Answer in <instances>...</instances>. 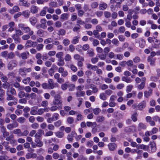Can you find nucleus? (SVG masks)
<instances>
[{"label": "nucleus", "mask_w": 160, "mask_h": 160, "mask_svg": "<svg viewBox=\"0 0 160 160\" xmlns=\"http://www.w3.org/2000/svg\"><path fill=\"white\" fill-rule=\"evenodd\" d=\"M53 103L54 105L58 106L60 109L62 108V101L61 99V97L60 95H57L55 96Z\"/></svg>", "instance_id": "obj_1"}, {"label": "nucleus", "mask_w": 160, "mask_h": 160, "mask_svg": "<svg viewBox=\"0 0 160 160\" xmlns=\"http://www.w3.org/2000/svg\"><path fill=\"white\" fill-rule=\"evenodd\" d=\"M156 145L154 141L151 142L149 146H148L147 151L149 153H152L155 152L156 151Z\"/></svg>", "instance_id": "obj_2"}, {"label": "nucleus", "mask_w": 160, "mask_h": 160, "mask_svg": "<svg viewBox=\"0 0 160 160\" xmlns=\"http://www.w3.org/2000/svg\"><path fill=\"white\" fill-rule=\"evenodd\" d=\"M21 29L25 32L27 33L29 32V34L30 35H32L33 33V31H31L29 27L25 26L23 24H21Z\"/></svg>", "instance_id": "obj_3"}, {"label": "nucleus", "mask_w": 160, "mask_h": 160, "mask_svg": "<svg viewBox=\"0 0 160 160\" xmlns=\"http://www.w3.org/2000/svg\"><path fill=\"white\" fill-rule=\"evenodd\" d=\"M17 65V62L14 60L10 61L8 64V67L9 70H12L14 67H16Z\"/></svg>", "instance_id": "obj_4"}, {"label": "nucleus", "mask_w": 160, "mask_h": 160, "mask_svg": "<svg viewBox=\"0 0 160 160\" xmlns=\"http://www.w3.org/2000/svg\"><path fill=\"white\" fill-rule=\"evenodd\" d=\"M76 133L75 131H72L67 137V139L69 142H72L73 140V137Z\"/></svg>", "instance_id": "obj_5"}, {"label": "nucleus", "mask_w": 160, "mask_h": 160, "mask_svg": "<svg viewBox=\"0 0 160 160\" xmlns=\"http://www.w3.org/2000/svg\"><path fill=\"white\" fill-rule=\"evenodd\" d=\"M20 31L17 30L16 31V34L13 35V38L15 41H17L18 42H20L19 36L20 35Z\"/></svg>", "instance_id": "obj_6"}, {"label": "nucleus", "mask_w": 160, "mask_h": 160, "mask_svg": "<svg viewBox=\"0 0 160 160\" xmlns=\"http://www.w3.org/2000/svg\"><path fill=\"white\" fill-rule=\"evenodd\" d=\"M37 34L40 37H44L47 35V33L46 31L42 29H40L38 31Z\"/></svg>", "instance_id": "obj_7"}, {"label": "nucleus", "mask_w": 160, "mask_h": 160, "mask_svg": "<svg viewBox=\"0 0 160 160\" xmlns=\"http://www.w3.org/2000/svg\"><path fill=\"white\" fill-rule=\"evenodd\" d=\"M147 128L146 125L142 122H140L138 124V131H140L142 130H145Z\"/></svg>", "instance_id": "obj_8"}, {"label": "nucleus", "mask_w": 160, "mask_h": 160, "mask_svg": "<svg viewBox=\"0 0 160 160\" xmlns=\"http://www.w3.org/2000/svg\"><path fill=\"white\" fill-rule=\"evenodd\" d=\"M156 58L151 57L149 56L147 59V61L148 62H150L151 66H154L155 65V61Z\"/></svg>", "instance_id": "obj_9"}, {"label": "nucleus", "mask_w": 160, "mask_h": 160, "mask_svg": "<svg viewBox=\"0 0 160 160\" xmlns=\"http://www.w3.org/2000/svg\"><path fill=\"white\" fill-rule=\"evenodd\" d=\"M146 101L143 100L138 105V107L139 110H142L146 107Z\"/></svg>", "instance_id": "obj_10"}, {"label": "nucleus", "mask_w": 160, "mask_h": 160, "mask_svg": "<svg viewBox=\"0 0 160 160\" xmlns=\"http://www.w3.org/2000/svg\"><path fill=\"white\" fill-rule=\"evenodd\" d=\"M47 84H48V88L49 89H52L54 87L53 81L52 79H49Z\"/></svg>", "instance_id": "obj_11"}, {"label": "nucleus", "mask_w": 160, "mask_h": 160, "mask_svg": "<svg viewBox=\"0 0 160 160\" xmlns=\"http://www.w3.org/2000/svg\"><path fill=\"white\" fill-rule=\"evenodd\" d=\"M126 64L128 66V68H136L137 66L133 64V61L132 60H129L127 62Z\"/></svg>", "instance_id": "obj_12"}, {"label": "nucleus", "mask_w": 160, "mask_h": 160, "mask_svg": "<svg viewBox=\"0 0 160 160\" xmlns=\"http://www.w3.org/2000/svg\"><path fill=\"white\" fill-rule=\"evenodd\" d=\"M40 27L45 29L46 28L47 26L46 25V20L45 19H41L40 20Z\"/></svg>", "instance_id": "obj_13"}, {"label": "nucleus", "mask_w": 160, "mask_h": 160, "mask_svg": "<svg viewBox=\"0 0 160 160\" xmlns=\"http://www.w3.org/2000/svg\"><path fill=\"white\" fill-rule=\"evenodd\" d=\"M109 149L110 151H114L117 147V145L114 143H110L108 144Z\"/></svg>", "instance_id": "obj_14"}, {"label": "nucleus", "mask_w": 160, "mask_h": 160, "mask_svg": "<svg viewBox=\"0 0 160 160\" xmlns=\"http://www.w3.org/2000/svg\"><path fill=\"white\" fill-rule=\"evenodd\" d=\"M19 10V7L17 6H14L12 9L10 10L9 12L12 14H13L14 13L18 12Z\"/></svg>", "instance_id": "obj_15"}, {"label": "nucleus", "mask_w": 160, "mask_h": 160, "mask_svg": "<svg viewBox=\"0 0 160 160\" xmlns=\"http://www.w3.org/2000/svg\"><path fill=\"white\" fill-rule=\"evenodd\" d=\"M152 90L150 89L148 91H145L144 92V95L145 97L148 98L151 95L152 93Z\"/></svg>", "instance_id": "obj_16"}, {"label": "nucleus", "mask_w": 160, "mask_h": 160, "mask_svg": "<svg viewBox=\"0 0 160 160\" xmlns=\"http://www.w3.org/2000/svg\"><path fill=\"white\" fill-rule=\"evenodd\" d=\"M139 44L140 48H142L144 47L145 45V41L143 39L140 38V40L139 41Z\"/></svg>", "instance_id": "obj_17"}, {"label": "nucleus", "mask_w": 160, "mask_h": 160, "mask_svg": "<svg viewBox=\"0 0 160 160\" xmlns=\"http://www.w3.org/2000/svg\"><path fill=\"white\" fill-rule=\"evenodd\" d=\"M107 7V5L106 3L102 2L99 5V9L102 10L105 9Z\"/></svg>", "instance_id": "obj_18"}, {"label": "nucleus", "mask_w": 160, "mask_h": 160, "mask_svg": "<svg viewBox=\"0 0 160 160\" xmlns=\"http://www.w3.org/2000/svg\"><path fill=\"white\" fill-rule=\"evenodd\" d=\"M38 109V107H32L31 109V114L32 115H35L37 114Z\"/></svg>", "instance_id": "obj_19"}, {"label": "nucleus", "mask_w": 160, "mask_h": 160, "mask_svg": "<svg viewBox=\"0 0 160 160\" xmlns=\"http://www.w3.org/2000/svg\"><path fill=\"white\" fill-rule=\"evenodd\" d=\"M7 97V100H13L14 99V97L13 95L11 94L9 91H8L6 93Z\"/></svg>", "instance_id": "obj_20"}, {"label": "nucleus", "mask_w": 160, "mask_h": 160, "mask_svg": "<svg viewBox=\"0 0 160 160\" xmlns=\"http://www.w3.org/2000/svg\"><path fill=\"white\" fill-rule=\"evenodd\" d=\"M38 8L35 6H32L31 7L30 11L32 13H36L38 12Z\"/></svg>", "instance_id": "obj_21"}, {"label": "nucleus", "mask_w": 160, "mask_h": 160, "mask_svg": "<svg viewBox=\"0 0 160 160\" xmlns=\"http://www.w3.org/2000/svg\"><path fill=\"white\" fill-rule=\"evenodd\" d=\"M80 38V36L79 35L74 37L72 39V43L74 44L77 43L78 42Z\"/></svg>", "instance_id": "obj_22"}, {"label": "nucleus", "mask_w": 160, "mask_h": 160, "mask_svg": "<svg viewBox=\"0 0 160 160\" xmlns=\"http://www.w3.org/2000/svg\"><path fill=\"white\" fill-rule=\"evenodd\" d=\"M68 67L70 68L74 72H75L77 70V68L72 64H68L67 65Z\"/></svg>", "instance_id": "obj_23"}, {"label": "nucleus", "mask_w": 160, "mask_h": 160, "mask_svg": "<svg viewBox=\"0 0 160 160\" xmlns=\"http://www.w3.org/2000/svg\"><path fill=\"white\" fill-rule=\"evenodd\" d=\"M68 18V14L66 13H64L61 14L60 17V19L61 20L64 21L67 20Z\"/></svg>", "instance_id": "obj_24"}, {"label": "nucleus", "mask_w": 160, "mask_h": 160, "mask_svg": "<svg viewBox=\"0 0 160 160\" xmlns=\"http://www.w3.org/2000/svg\"><path fill=\"white\" fill-rule=\"evenodd\" d=\"M29 21L32 25H34L37 22V19L35 17H32L30 18Z\"/></svg>", "instance_id": "obj_25"}, {"label": "nucleus", "mask_w": 160, "mask_h": 160, "mask_svg": "<svg viewBox=\"0 0 160 160\" xmlns=\"http://www.w3.org/2000/svg\"><path fill=\"white\" fill-rule=\"evenodd\" d=\"M34 42L30 40H28L25 44V46L27 48H30L32 46Z\"/></svg>", "instance_id": "obj_26"}, {"label": "nucleus", "mask_w": 160, "mask_h": 160, "mask_svg": "<svg viewBox=\"0 0 160 160\" xmlns=\"http://www.w3.org/2000/svg\"><path fill=\"white\" fill-rule=\"evenodd\" d=\"M9 143L8 142L4 141L2 142V145L4 146L6 150L8 151L9 149L10 146H9Z\"/></svg>", "instance_id": "obj_27"}, {"label": "nucleus", "mask_w": 160, "mask_h": 160, "mask_svg": "<svg viewBox=\"0 0 160 160\" xmlns=\"http://www.w3.org/2000/svg\"><path fill=\"white\" fill-rule=\"evenodd\" d=\"M44 9L46 10L48 12L52 14L54 12V9L52 7H50L48 8V7L45 6L44 7Z\"/></svg>", "instance_id": "obj_28"}, {"label": "nucleus", "mask_w": 160, "mask_h": 160, "mask_svg": "<svg viewBox=\"0 0 160 160\" xmlns=\"http://www.w3.org/2000/svg\"><path fill=\"white\" fill-rule=\"evenodd\" d=\"M30 12L28 10H26L22 12V15L26 18H28L30 15Z\"/></svg>", "instance_id": "obj_29"}, {"label": "nucleus", "mask_w": 160, "mask_h": 160, "mask_svg": "<svg viewBox=\"0 0 160 160\" xmlns=\"http://www.w3.org/2000/svg\"><path fill=\"white\" fill-rule=\"evenodd\" d=\"M122 80V81H125L127 83H130L132 82V80L130 77H123Z\"/></svg>", "instance_id": "obj_30"}, {"label": "nucleus", "mask_w": 160, "mask_h": 160, "mask_svg": "<svg viewBox=\"0 0 160 160\" xmlns=\"http://www.w3.org/2000/svg\"><path fill=\"white\" fill-rule=\"evenodd\" d=\"M29 55V52H23L21 54V57L23 59H27L28 56Z\"/></svg>", "instance_id": "obj_31"}, {"label": "nucleus", "mask_w": 160, "mask_h": 160, "mask_svg": "<svg viewBox=\"0 0 160 160\" xmlns=\"http://www.w3.org/2000/svg\"><path fill=\"white\" fill-rule=\"evenodd\" d=\"M27 2V0H21V5L24 6L26 7H28L29 5V4Z\"/></svg>", "instance_id": "obj_32"}, {"label": "nucleus", "mask_w": 160, "mask_h": 160, "mask_svg": "<svg viewBox=\"0 0 160 160\" xmlns=\"http://www.w3.org/2000/svg\"><path fill=\"white\" fill-rule=\"evenodd\" d=\"M135 128V127L133 126L129 127H127L125 129V131L127 132H129L132 131L133 129Z\"/></svg>", "instance_id": "obj_33"}, {"label": "nucleus", "mask_w": 160, "mask_h": 160, "mask_svg": "<svg viewBox=\"0 0 160 160\" xmlns=\"http://www.w3.org/2000/svg\"><path fill=\"white\" fill-rule=\"evenodd\" d=\"M105 120V118L103 116H98L97 117L96 121L98 122H101Z\"/></svg>", "instance_id": "obj_34"}, {"label": "nucleus", "mask_w": 160, "mask_h": 160, "mask_svg": "<svg viewBox=\"0 0 160 160\" xmlns=\"http://www.w3.org/2000/svg\"><path fill=\"white\" fill-rule=\"evenodd\" d=\"M35 142L37 143V146L38 147H41L43 144V143L39 139H36L35 140Z\"/></svg>", "instance_id": "obj_35"}, {"label": "nucleus", "mask_w": 160, "mask_h": 160, "mask_svg": "<svg viewBox=\"0 0 160 160\" xmlns=\"http://www.w3.org/2000/svg\"><path fill=\"white\" fill-rule=\"evenodd\" d=\"M85 93L84 91H78L76 93V95L77 97L83 96L85 95Z\"/></svg>", "instance_id": "obj_36"}, {"label": "nucleus", "mask_w": 160, "mask_h": 160, "mask_svg": "<svg viewBox=\"0 0 160 160\" xmlns=\"http://www.w3.org/2000/svg\"><path fill=\"white\" fill-rule=\"evenodd\" d=\"M87 125L88 127L92 126L93 127H95L96 126V123L95 122H87Z\"/></svg>", "instance_id": "obj_37"}, {"label": "nucleus", "mask_w": 160, "mask_h": 160, "mask_svg": "<svg viewBox=\"0 0 160 160\" xmlns=\"http://www.w3.org/2000/svg\"><path fill=\"white\" fill-rule=\"evenodd\" d=\"M133 86L132 85H129L126 87V91L127 93L131 92L133 88Z\"/></svg>", "instance_id": "obj_38"}, {"label": "nucleus", "mask_w": 160, "mask_h": 160, "mask_svg": "<svg viewBox=\"0 0 160 160\" xmlns=\"http://www.w3.org/2000/svg\"><path fill=\"white\" fill-rule=\"evenodd\" d=\"M72 59L71 55L69 54H67L65 56L64 60L66 62L69 61Z\"/></svg>", "instance_id": "obj_39"}, {"label": "nucleus", "mask_w": 160, "mask_h": 160, "mask_svg": "<svg viewBox=\"0 0 160 160\" xmlns=\"http://www.w3.org/2000/svg\"><path fill=\"white\" fill-rule=\"evenodd\" d=\"M77 24L82 25L85 24V22L84 21L82 20L80 18H78L77 20Z\"/></svg>", "instance_id": "obj_40"}, {"label": "nucleus", "mask_w": 160, "mask_h": 160, "mask_svg": "<svg viewBox=\"0 0 160 160\" xmlns=\"http://www.w3.org/2000/svg\"><path fill=\"white\" fill-rule=\"evenodd\" d=\"M59 115L58 113H54L52 117L54 121H56L59 118Z\"/></svg>", "instance_id": "obj_41"}, {"label": "nucleus", "mask_w": 160, "mask_h": 160, "mask_svg": "<svg viewBox=\"0 0 160 160\" xmlns=\"http://www.w3.org/2000/svg\"><path fill=\"white\" fill-rule=\"evenodd\" d=\"M92 111L95 115H98L101 111V109L99 108L92 109Z\"/></svg>", "instance_id": "obj_42"}, {"label": "nucleus", "mask_w": 160, "mask_h": 160, "mask_svg": "<svg viewBox=\"0 0 160 160\" xmlns=\"http://www.w3.org/2000/svg\"><path fill=\"white\" fill-rule=\"evenodd\" d=\"M66 33L65 31L63 29H60L59 31H58V35H65Z\"/></svg>", "instance_id": "obj_43"}, {"label": "nucleus", "mask_w": 160, "mask_h": 160, "mask_svg": "<svg viewBox=\"0 0 160 160\" xmlns=\"http://www.w3.org/2000/svg\"><path fill=\"white\" fill-rule=\"evenodd\" d=\"M53 45L52 44H49L46 45L45 46V48L48 50H50L53 48Z\"/></svg>", "instance_id": "obj_44"}, {"label": "nucleus", "mask_w": 160, "mask_h": 160, "mask_svg": "<svg viewBox=\"0 0 160 160\" xmlns=\"http://www.w3.org/2000/svg\"><path fill=\"white\" fill-rule=\"evenodd\" d=\"M58 109H60L59 107L57 105H54L52 106L50 108L51 111L52 112H53L55 111H56Z\"/></svg>", "instance_id": "obj_45"}, {"label": "nucleus", "mask_w": 160, "mask_h": 160, "mask_svg": "<svg viewBox=\"0 0 160 160\" xmlns=\"http://www.w3.org/2000/svg\"><path fill=\"white\" fill-rule=\"evenodd\" d=\"M80 28L81 26L79 25L76 24L73 28V30L74 32H77Z\"/></svg>", "instance_id": "obj_46"}, {"label": "nucleus", "mask_w": 160, "mask_h": 160, "mask_svg": "<svg viewBox=\"0 0 160 160\" xmlns=\"http://www.w3.org/2000/svg\"><path fill=\"white\" fill-rule=\"evenodd\" d=\"M112 42L116 46H118L119 43L118 40L116 38L113 39L112 40Z\"/></svg>", "instance_id": "obj_47"}, {"label": "nucleus", "mask_w": 160, "mask_h": 160, "mask_svg": "<svg viewBox=\"0 0 160 160\" xmlns=\"http://www.w3.org/2000/svg\"><path fill=\"white\" fill-rule=\"evenodd\" d=\"M87 53L88 54L89 56L92 57L94 55V53L93 50L92 49H89L87 51Z\"/></svg>", "instance_id": "obj_48"}, {"label": "nucleus", "mask_w": 160, "mask_h": 160, "mask_svg": "<svg viewBox=\"0 0 160 160\" xmlns=\"http://www.w3.org/2000/svg\"><path fill=\"white\" fill-rule=\"evenodd\" d=\"M68 86L69 91L73 90L75 88V85L74 84H70L68 85Z\"/></svg>", "instance_id": "obj_49"}, {"label": "nucleus", "mask_w": 160, "mask_h": 160, "mask_svg": "<svg viewBox=\"0 0 160 160\" xmlns=\"http://www.w3.org/2000/svg\"><path fill=\"white\" fill-rule=\"evenodd\" d=\"M100 98L103 100H105L107 98L105 93H101L100 95Z\"/></svg>", "instance_id": "obj_50"}, {"label": "nucleus", "mask_w": 160, "mask_h": 160, "mask_svg": "<svg viewBox=\"0 0 160 160\" xmlns=\"http://www.w3.org/2000/svg\"><path fill=\"white\" fill-rule=\"evenodd\" d=\"M90 88L92 90L93 92L94 93L97 92L98 91V89L93 85H91L90 87Z\"/></svg>", "instance_id": "obj_51"}, {"label": "nucleus", "mask_w": 160, "mask_h": 160, "mask_svg": "<svg viewBox=\"0 0 160 160\" xmlns=\"http://www.w3.org/2000/svg\"><path fill=\"white\" fill-rule=\"evenodd\" d=\"M63 43L64 45L66 46L69 44L70 41L68 39L65 38L63 40Z\"/></svg>", "instance_id": "obj_52"}, {"label": "nucleus", "mask_w": 160, "mask_h": 160, "mask_svg": "<svg viewBox=\"0 0 160 160\" xmlns=\"http://www.w3.org/2000/svg\"><path fill=\"white\" fill-rule=\"evenodd\" d=\"M131 118L134 122H136L137 120V113H134L132 116Z\"/></svg>", "instance_id": "obj_53"}, {"label": "nucleus", "mask_w": 160, "mask_h": 160, "mask_svg": "<svg viewBox=\"0 0 160 160\" xmlns=\"http://www.w3.org/2000/svg\"><path fill=\"white\" fill-rule=\"evenodd\" d=\"M31 80L30 78L28 77L26 78H25L22 81V82L23 83L26 84H27L29 83Z\"/></svg>", "instance_id": "obj_54"}, {"label": "nucleus", "mask_w": 160, "mask_h": 160, "mask_svg": "<svg viewBox=\"0 0 160 160\" xmlns=\"http://www.w3.org/2000/svg\"><path fill=\"white\" fill-rule=\"evenodd\" d=\"M10 85L8 82H5L3 83L2 85V87L4 89L8 88L10 87Z\"/></svg>", "instance_id": "obj_55"}, {"label": "nucleus", "mask_w": 160, "mask_h": 160, "mask_svg": "<svg viewBox=\"0 0 160 160\" xmlns=\"http://www.w3.org/2000/svg\"><path fill=\"white\" fill-rule=\"evenodd\" d=\"M140 148L141 149H142L145 151H147V150H148V146L142 144L140 145Z\"/></svg>", "instance_id": "obj_56"}, {"label": "nucleus", "mask_w": 160, "mask_h": 160, "mask_svg": "<svg viewBox=\"0 0 160 160\" xmlns=\"http://www.w3.org/2000/svg\"><path fill=\"white\" fill-rule=\"evenodd\" d=\"M63 53L62 52H59L57 53L56 57L57 58H62Z\"/></svg>", "instance_id": "obj_57"}, {"label": "nucleus", "mask_w": 160, "mask_h": 160, "mask_svg": "<svg viewBox=\"0 0 160 160\" xmlns=\"http://www.w3.org/2000/svg\"><path fill=\"white\" fill-rule=\"evenodd\" d=\"M62 122L61 120H58L57 121L54 122V125L55 127H58L61 125Z\"/></svg>", "instance_id": "obj_58"}, {"label": "nucleus", "mask_w": 160, "mask_h": 160, "mask_svg": "<svg viewBox=\"0 0 160 160\" xmlns=\"http://www.w3.org/2000/svg\"><path fill=\"white\" fill-rule=\"evenodd\" d=\"M15 57V55L14 53L12 52H11L8 54L7 55V57L9 59H12L13 58Z\"/></svg>", "instance_id": "obj_59"}, {"label": "nucleus", "mask_w": 160, "mask_h": 160, "mask_svg": "<svg viewBox=\"0 0 160 160\" xmlns=\"http://www.w3.org/2000/svg\"><path fill=\"white\" fill-rule=\"evenodd\" d=\"M56 135L58 138H62L63 136V133L62 132H58L56 133Z\"/></svg>", "instance_id": "obj_60"}, {"label": "nucleus", "mask_w": 160, "mask_h": 160, "mask_svg": "<svg viewBox=\"0 0 160 160\" xmlns=\"http://www.w3.org/2000/svg\"><path fill=\"white\" fill-rule=\"evenodd\" d=\"M128 69L129 71L132 72V73L134 74H136L137 73L138 70L136 68H128Z\"/></svg>", "instance_id": "obj_61"}, {"label": "nucleus", "mask_w": 160, "mask_h": 160, "mask_svg": "<svg viewBox=\"0 0 160 160\" xmlns=\"http://www.w3.org/2000/svg\"><path fill=\"white\" fill-rule=\"evenodd\" d=\"M46 10L44 9V7L43 8V9L42 10L40 13V16H44L46 13Z\"/></svg>", "instance_id": "obj_62"}, {"label": "nucleus", "mask_w": 160, "mask_h": 160, "mask_svg": "<svg viewBox=\"0 0 160 160\" xmlns=\"http://www.w3.org/2000/svg\"><path fill=\"white\" fill-rule=\"evenodd\" d=\"M67 121L69 123L72 124L74 120L72 117H69L67 119Z\"/></svg>", "instance_id": "obj_63"}, {"label": "nucleus", "mask_w": 160, "mask_h": 160, "mask_svg": "<svg viewBox=\"0 0 160 160\" xmlns=\"http://www.w3.org/2000/svg\"><path fill=\"white\" fill-rule=\"evenodd\" d=\"M98 3L96 2H93L91 4V6L92 8H95L98 6Z\"/></svg>", "instance_id": "obj_64"}]
</instances>
